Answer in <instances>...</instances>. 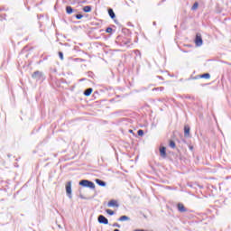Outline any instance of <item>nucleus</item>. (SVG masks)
I'll return each mask as SVG.
<instances>
[{"label":"nucleus","mask_w":231,"mask_h":231,"mask_svg":"<svg viewBox=\"0 0 231 231\" xmlns=\"http://www.w3.org/2000/svg\"><path fill=\"white\" fill-rule=\"evenodd\" d=\"M106 30H113L111 27H106Z\"/></svg>","instance_id":"30"},{"label":"nucleus","mask_w":231,"mask_h":231,"mask_svg":"<svg viewBox=\"0 0 231 231\" xmlns=\"http://www.w3.org/2000/svg\"><path fill=\"white\" fill-rule=\"evenodd\" d=\"M107 207H116V208H118V207H120V205L118 204V201H116L115 199H111L108 202Z\"/></svg>","instance_id":"10"},{"label":"nucleus","mask_w":231,"mask_h":231,"mask_svg":"<svg viewBox=\"0 0 231 231\" xmlns=\"http://www.w3.org/2000/svg\"><path fill=\"white\" fill-rule=\"evenodd\" d=\"M92 7L91 5H86L83 7V12H85V14H89V12H91Z\"/></svg>","instance_id":"17"},{"label":"nucleus","mask_w":231,"mask_h":231,"mask_svg":"<svg viewBox=\"0 0 231 231\" xmlns=\"http://www.w3.org/2000/svg\"><path fill=\"white\" fill-rule=\"evenodd\" d=\"M93 26L97 27H92L91 30H97V28H102V22H92Z\"/></svg>","instance_id":"12"},{"label":"nucleus","mask_w":231,"mask_h":231,"mask_svg":"<svg viewBox=\"0 0 231 231\" xmlns=\"http://www.w3.org/2000/svg\"><path fill=\"white\" fill-rule=\"evenodd\" d=\"M112 226H116V228H120V224H118V223H114V224L112 225Z\"/></svg>","instance_id":"27"},{"label":"nucleus","mask_w":231,"mask_h":231,"mask_svg":"<svg viewBox=\"0 0 231 231\" xmlns=\"http://www.w3.org/2000/svg\"><path fill=\"white\" fill-rule=\"evenodd\" d=\"M199 6V4L198 2H195L191 7V10H198Z\"/></svg>","instance_id":"21"},{"label":"nucleus","mask_w":231,"mask_h":231,"mask_svg":"<svg viewBox=\"0 0 231 231\" xmlns=\"http://www.w3.org/2000/svg\"><path fill=\"white\" fill-rule=\"evenodd\" d=\"M79 198H80L81 199H84V196H82V195H79Z\"/></svg>","instance_id":"31"},{"label":"nucleus","mask_w":231,"mask_h":231,"mask_svg":"<svg viewBox=\"0 0 231 231\" xmlns=\"http://www.w3.org/2000/svg\"><path fill=\"white\" fill-rule=\"evenodd\" d=\"M129 217L127 216H122L118 218V221H129Z\"/></svg>","instance_id":"18"},{"label":"nucleus","mask_w":231,"mask_h":231,"mask_svg":"<svg viewBox=\"0 0 231 231\" xmlns=\"http://www.w3.org/2000/svg\"><path fill=\"white\" fill-rule=\"evenodd\" d=\"M5 11V7H0V12Z\"/></svg>","instance_id":"29"},{"label":"nucleus","mask_w":231,"mask_h":231,"mask_svg":"<svg viewBox=\"0 0 231 231\" xmlns=\"http://www.w3.org/2000/svg\"><path fill=\"white\" fill-rule=\"evenodd\" d=\"M108 14L111 19H115L116 17V14H115V11H113L112 8L108 9Z\"/></svg>","instance_id":"15"},{"label":"nucleus","mask_w":231,"mask_h":231,"mask_svg":"<svg viewBox=\"0 0 231 231\" xmlns=\"http://www.w3.org/2000/svg\"><path fill=\"white\" fill-rule=\"evenodd\" d=\"M116 42L119 44V46H129V44H131V31H122L121 34L116 37Z\"/></svg>","instance_id":"1"},{"label":"nucleus","mask_w":231,"mask_h":231,"mask_svg":"<svg viewBox=\"0 0 231 231\" xmlns=\"http://www.w3.org/2000/svg\"><path fill=\"white\" fill-rule=\"evenodd\" d=\"M96 183L98 184L99 187H106V185H107V183H106V181H104L100 179H97Z\"/></svg>","instance_id":"14"},{"label":"nucleus","mask_w":231,"mask_h":231,"mask_svg":"<svg viewBox=\"0 0 231 231\" xmlns=\"http://www.w3.org/2000/svg\"><path fill=\"white\" fill-rule=\"evenodd\" d=\"M66 192H67V196L69 198V199H71L72 195H71V181H68L66 183Z\"/></svg>","instance_id":"6"},{"label":"nucleus","mask_w":231,"mask_h":231,"mask_svg":"<svg viewBox=\"0 0 231 231\" xmlns=\"http://www.w3.org/2000/svg\"><path fill=\"white\" fill-rule=\"evenodd\" d=\"M106 214H108V216H115V211H113L111 209H106Z\"/></svg>","instance_id":"23"},{"label":"nucleus","mask_w":231,"mask_h":231,"mask_svg":"<svg viewBox=\"0 0 231 231\" xmlns=\"http://www.w3.org/2000/svg\"><path fill=\"white\" fill-rule=\"evenodd\" d=\"M79 185H80V187H86L87 189H95V183L91 180H81L79 181Z\"/></svg>","instance_id":"2"},{"label":"nucleus","mask_w":231,"mask_h":231,"mask_svg":"<svg viewBox=\"0 0 231 231\" xmlns=\"http://www.w3.org/2000/svg\"><path fill=\"white\" fill-rule=\"evenodd\" d=\"M88 35L90 37V39H100V34L95 33V31H89Z\"/></svg>","instance_id":"7"},{"label":"nucleus","mask_w":231,"mask_h":231,"mask_svg":"<svg viewBox=\"0 0 231 231\" xmlns=\"http://www.w3.org/2000/svg\"><path fill=\"white\" fill-rule=\"evenodd\" d=\"M169 145L171 149H176V143L174 141L171 140Z\"/></svg>","instance_id":"20"},{"label":"nucleus","mask_w":231,"mask_h":231,"mask_svg":"<svg viewBox=\"0 0 231 231\" xmlns=\"http://www.w3.org/2000/svg\"><path fill=\"white\" fill-rule=\"evenodd\" d=\"M177 208L179 212H187V209L185 208V206L182 203H179L177 205Z\"/></svg>","instance_id":"13"},{"label":"nucleus","mask_w":231,"mask_h":231,"mask_svg":"<svg viewBox=\"0 0 231 231\" xmlns=\"http://www.w3.org/2000/svg\"><path fill=\"white\" fill-rule=\"evenodd\" d=\"M115 32V30H106V33H113Z\"/></svg>","instance_id":"28"},{"label":"nucleus","mask_w":231,"mask_h":231,"mask_svg":"<svg viewBox=\"0 0 231 231\" xmlns=\"http://www.w3.org/2000/svg\"><path fill=\"white\" fill-rule=\"evenodd\" d=\"M153 24H156V22H153Z\"/></svg>","instance_id":"33"},{"label":"nucleus","mask_w":231,"mask_h":231,"mask_svg":"<svg viewBox=\"0 0 231 231\" xmlns=\"http://www.w3.org/2000/svg\"><path fill=\"white\" fill-rule=\"evenodd\" d=\"M93 93V88H89L84 91L85 97H89Z\"/></svg>","instance_id":"16"},{"label":"nucleus","mask_w":231,"mask_h":231,"mask_svg":"<svg viewBox=\"0 0 231 231\" xmlns=\"http://www.w3.org/2000/svg\"><path fill=\"white\" fill-rule=\"evenodd\" d=\"M58 55L60 59V60H64V54L62 53V51H59Z\"/></svg>","instance_id":"24"},{"label":"nucleus","mask_w":231,"mask_h":231,"mask_svg":"<svg viewBox=\"0 0 231 231\" xmlns=\"http://www.w3.org/2000/svg\"><path fill=\"white\" fill-rule=\"evenodd\" d=\"M165 89V88L163 87H159V88H152V91H163Z\"/></svg>","instance_id":"22"},{"label":"nucleus","mask_w":231,"mask_h":231,"mask_svg":"<svg viewBox=\"0 0 231 231\" xmlns=\"http://www.w3.org/2000/svg\"><path fill=\"white\" fill-rule=\"evenodd\" d=\"M195 44L196 46H203V38L201 37V33L198 32L195 37Z\"/></svg>","instance_id":"3"},{"label":"nucleus","mask_w":231,"mask_h":231,"mask_svg":"<svg viewBox=\"0 0 231 231\" xmlns=\"http://www.w3.org/2000/svg\"><path fill=\"white\" fill-rule=\"evenodd\" d=\"M32 77L34 80H42V72L36 70L32 73Z\"/></svg>","instance_id":"5"},{"label":"nucleus","mask_w":231,"mask_h":231,"mask_svg":"<svg viewBox=\"0 0 231 231\" xmlns=\"http://www.w3.org/2000/svg\"><path fill=\"white\" fill-rule=\"evenodd\" d=\"M184 136L185 138H189V136H190V126H189V125L184 126Z\"/></svg>","instance_id":"9"},{"label":"nucleus","mask_w":231,"mask_h":231,"mask_svg":"<svg viewBox=\"0 0 231 231\" xmlns=\"http://www.w3.org/2000/svg\"><path fill=\"white\" fill-rule=\"evenodd\" d=\"M75 17L76 19L80 20L82 19V17H84V15H82L81 14H76Z\"/></svg>","instance_id":"25"},{"label":"nucleus","mask_w":231,"mask_h":231,"mask_svg":"<svg viewBox=\"0 0 231 231\" xmlns=\"http://www.w3.org/2000/svg\"><path fill=\"white\" fill-rule=\"evenodd\" d=\"M138 136H143V130L140 129L137 131Z\"/></svg>","instance_id":"26"},{"label":"nucleus","mask_w":231,"mask_h":231,"mask_svg":"<svg viewBox=\"0 0 231 231\" xmlns=\"http://www.w3.org/2000/svg\"><path fill=\"white\" fill-rule=\"evenodd\" d=\"M97 221L100 225H109V220L104 215H99Z\"/></svg>","instance_id":"4"},{"label":"nucleus","mask_w":231,"mask_h":231,"mask_svg":"<svg viewBox=\"0 0 231 231\" xmlns=\"http://www.w3.org/2000/svg\"><path fill=\"white\" fill-rule=\"evenodd\" d=\"M160 154L162 158H167V148L165 146L160 147Z\"/></svg>","instance_id":"8"},{"label":"nucleus","mask_w":231,"mask_h":231,"mask_svg":"<svg viewBox=\"0 0 231 231\" xmlns=\"http://www.w3.org/2000/svg\"><path fill=\"white\" fill-rule=\"evenodd\" d=\"M189 149H190V151H192V149H194V147H192V146H189Z\"/></svg>","instance_id":"32"},{"label":"nucleus","mask_w":231,"mask_h":231,"mask_svg":"<svg viewBox=\"0 0 231 231\" xmlns=\"http://www.w3.org/2000/svg\"><path fill=\"white\" fill-rule=\"evenodd\" d=\"M74 12H77V10L73 9L70 5L66 6V14H68V15H71Z\"/></svg>","instance_id":"11"},{"label":"nucleus","mask_w":231,"mask_h":231,"mask_svg":"<svg viewBox=\"0 0 231 231\" xmlns=\"http://www.w3.org/2000/svg\"><path fill=\"white\" fill-rule=\"evenodd\" d=\"M199 77L200 79H210V73H204L201 74Z\"/></svg>","instance_id":"19"}]
</instances>
